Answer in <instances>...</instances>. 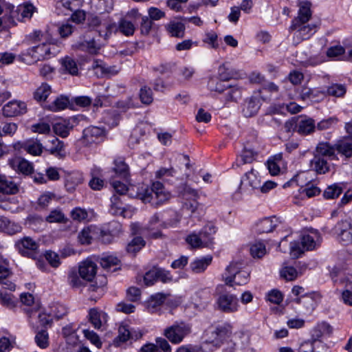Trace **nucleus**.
<instances>
[{"mask_svg":"<svg viewBox=\"0 0 352 352\" xmlns=\"http://www.w3.org/2000/svg\"><path fill=\"white\" fill-rule=\"evenodd\" d=\"M34 10V6L30 3L21 4L14 10L13 5L0 0V32L15 25L16 20L25 21L31 19Z\"/></svg>","mask_w":352,"mask_h":352,"instance_id":"1","label":"nucleus"},{"mask_svg":"<svg viewBox=\"0 0 352 352\" xmlns=\"http://www.w3.org/2000/svg\"><path fill=\"white\" fill-rule=\"evenodd\" d=\"M136 196L144 203H150L154 206L163 204L170 198V194L165 190L164 185L160 182H153L151 188L148 186H142Z\"/></svg>","mask_w":352,"mask_h":352,"instance_id":"2","label":"nucleus"},{"mask_svg":"<svg viewBox=\"0 0 352 352\" xmlns=\"http://www.w3.org/2000/svg\"><path fill=\"white\" fill-rule=\"evenodd\" d=\"M60 44L53 45L47 42H43L41 44L28 49L21 55V60L27 64L50 58L54 56L58 52L57 49Z\"/></svg>","mask_w":352,"mask_h":352,"instance_id":"3","label":"nucleus"},{"mask_svg":"<svg viewBox=\"0 0 352 352\" xmlns=\"http://www.w3.org/2000/svg\"><path fill=\"white\" fill-rule=\"evenodd\" d=\"M321 241L322 237L320 232L316 230H311L309 233L302 236L300 243H291V254L295 257H298L304 251L313 250L320 246Z\"/></svg>","mask_w":352,"mask_h":352,"instance_id":"4","label":"nucleus"},{"mask_svg":"<svg viewBox=\"0 0 352 352\" xmlns=\"http://www.w3.org/2000/svg\"><path fill=\"white\" fill-rule=\"evenodd\" d=\"M243 263L238 261H232L226 268L222 274L226 285L233 287L234 285H243L249 280L250 274L247 271L242 270Z\"/></svg>","mask_w":352,"mask_h":352,"instance_id":"5","label":"nucleus"},{"mask_svg":"<svg viewBox=\"0 0 352 352\" xmlns=\"http://www.w3.org/2000/svg\"><path fill=\"white\" fill-rule=\"evenodd\" d=\"M232 333V326L230 323L219 324L208 331L203 347L208 349L210 344L215 348L219 347L227 338L230 337Z\"/></svg>","mask_w":352,"mask_h":352,"instance_id":"6","label":"nucleus"},{"mask_svg":"<svg viewBox=\"0 0 352 352\" xmlns=\"http://www.w3.org/2000/svg\"><path fill=\"white\" fill-rule=\"evenodd\" d=\"M215 232L216 230L213 226H207L199 234L192 233L187 236L186 241L192 248L207 247L212 243L210 235Z\"/></svg>","mask_w":352,"mask_h":352,"instance_id":"7","label":"nucleus"},{"mask_svg":"<svg viewBox=\"0 0 352 352\" xmlns=\"http://www.w3.org/2000/svg\"><path fill=\"white\" fill-rule=\"evenodd\" d=\"M315 23H292L289 31L293 32V43L298 45L304 40L310 38L317 31Z\"/></svg>","mask_w":352,"mask_h":352,"instance_id":"8","label":"nucleus"},{"mask_svg":"<svg viewBox=\"0 0 352 352\" xmlns=\"http://www.w3.org/2000/svg\"><path fill=\"white\" fill-rule=\"evenodd\" d=\"M191 331L190 327L184 322H175L170 327L164 330V336L172 344H178L181 343L184 338L190 334Z\"/></svg>","mask_w":352,"mask_h":352,"instance_id":"9","label":"nucleus"},{"mask_svg":"<svg viewBox=\"0 0 352 352\" xmlns=\"http://www.w3.org/2000/svg\"><path fill=\"white\" fill-rule=\"evenodd\" d=\"M90 27L97 28L99 36L107 40L113 32L117 31L116 23L109 19H101L99 16H92L89 19Z\"/></svg>","mask_w":352,"mask_h":352,"instance_id":"10","label":"nucleus"},{"mask_svg":"<svg viewBox=\"0 0 352 352\" xmlns=\"http://www.w3.org/2000/svg\"><path fill=\"white\" fill-rule=\"evenodd\" d=\"M18 252L23 256L36 259L39 255V244L30 236H24L15 243Z\"/></svg>","mask_w":352,"mask_h":352,"instance_id":"11","label":"nucleus"},{"mask_svg":"<svg viewBox=\"0 0 352 352\" xmlns=\"http://www.w3.org/2000/svg\"><path fill=\"white\" fill-rule=\"evenodd\" d=\"M104 44L97 41L88 35L80 37L79 41L72 45V49L78 50L89 54H98Z\"/></svg>","mask_w":352,"mask_h":352,"instance_id":"12","label":"nucleus"},{"mask_svg":"<svg viewBox=\"0 0 352 352\" xmlns=\"http://www.w3.org/2000/svg\"><path fill=\"white\" fill-rule=\"evenodd\" d=\"M216 304L219 311L227 314L237 311L239 306L236 296L229 293L220 294Z\"/></svg>","mask_w":352,"mask_h":352,"instance_id":"13","label":"nucleus"},{"mask_svg":"<svg viewBox=\"0 0 352 352\" xmlns=\"http://www.w3.org/2000/svg\"><path fill=\"white\" fill-rule=\"evenodd\" d=\"M334 229L340 243L343 245L352 244V219L351 218L338 221Z\"/></svg>","mask_w":352,"mask_h":352,"instance_id":"14","label":"nucleus"},{"mask_svg":"<svg viewBox=\"0 0 352 352\" xmlns=\"http://www.w3.org/2000/svg\"><path fill=\"white\" fill-rule=\"evenodd\" d=\"M109 211L116 216L131 218L135 212V208L124 204L118 195H113L111 198Z\"/></svg>","mask_w":352,"mask_h":352,"instance_id":"15","label":"nucleus"},{"mask_svg":"<svg viewBox=\"0 0 352 352\" xmlns=\"http://www.w3.org/2000/svg\"><path fill=\"white\" fill-rule=\"evenodd\" d=\"M142 334L140 331L130 328L126 324H121L118 327V335L114 339L113 343L116 346H120L129 340H137L142 337Z\"/></svg>","mask_w":352,"mask_h":352,"instance_id":"16","label":"nucleus"},{"mask_svg":"<svg viewBox=\"0 0 352 352\" xmlns=\"http://www.w3.org/2000/svg\"><path fill=\"white\" fill-rule=\"evenodd\" d=\"M105 136L103 127L90 126L83 130L82 140L86 144L102 142Z\"/></svg>","mask_w":352,"mask_h":352,"instance_id":"17","label":"nucleus"},{"mask_svg":"<svg viewBox=\"0 0 352 352\" xmlns=\"http://www.w3.org/2000/svg\"><path fill=\"white\" fill-rule=\"evenodd\" d=\"M335 144L332 145L328 142H320L316 146L314 151V155L324 158L328 160H338L336 153Z\"/></svg>","mask_w":352,"mask_h":352,"instance_id":"18","label":"nucleus"},{"mask_svg":"<svg viewBox=\"0 0 352 352\" xmlns=\"http://www.w3.org/2000/svg\"><path fill=\"white\" fill-rule=\"evenodd\" d=\"M26 104L21 100H13L6 104L2 108L3 115L6 117H13L26 112Z\"/></svg>","mask_w":352,"mask_h":352,"instance_id":"19","label":"nucleus"},{"mask_svg":"<svg viewBox=\"0 0 352 352\" xmlns=\"http://www.w3.org/2000/svg\"><path fill=\"white\" fill-rule=\"evenodd\" d=\"M298 6V15L292 20V23H309L312 16L311 3L308 1H299Z\"/></svg>","mask_w":352,"mask_h":352,"instance_id":"20","label":"nucleus"},{"mask_svg":"<svg viewBox=\"0 0 352 352\" xmlns=\"http://www.w3.org/2000/svg\"><path fill=\"white\" fill-rule=\"evenodd\" d=\"M8 164L14 170L28 175L33 172V166L28 161L15 157L8 160Z\"/></svg>","mask_w":352,"mask_h":352,"instance_id":"21","label":"nucleus"},{"mask_svg":"<svg viewBox=\"0 0 352 352\" xmlns=\"http://www.w3.org/2000/svg\"><path fill=\"white\" fill-rule=\"evenodd\" d=\"M25 39L30 43H35L43 41V42L49 43L53 45L60 44V42L57 38H53L47 32L43 34L40 30H34L31 32L26 36Z\"/></svg>","mask_w":352,"mask_h":352,"instance_id":"22","label":"nucleus"},{"mask_svg":"<svg viewBox=\"0 0 352 352\" xmlns=\"http://www.w3.org/2000/svg\"><path fill=\"white\" fill-rule=\"evenodd\" d=\"M97 271V265L90 260L82 262L79 266V275L87 281H91L95 277Z\"/></svg>","mask_w":352,"mask_h":352,"instance_id":"23","label":"nucleus"},{"mask_svg":"<svg viewBox=\"0 0 352 352\" xmlns=\"http://www.w3.org/2000/svg\"><path fill=\"white\" fill-rule=\"evenodd\" d=\"M260 107V100L257 98L251 97L245 100L243 104L242 113L245 117H252L258 113Z\"/></svg>","mask_w":352,"mask_h":352,"instance_id":"24","label":"nucleus"},{"mask_svg":"<svg viewBox=\"0 0 352 352\" xmlns=\"http://www.w3.org/2000/svg\"><path fill=\"white\" fill-rule=\"evenodd\" d=\"M88 320L92 326L100 329L104 322H107V314L97 308L90 309L88 314Z\"/></svg>","mask_w":352,"mask_h":352,"instance_id":"25","label":"nucleus"},{"mask_svg":"<svg viewBox=\"0 0 352 352\" xmlns=\"http://www.w3.org/2000/svg\"><path fill=\"white\" fill-rule=\"evenodd\" d=\"M331 164L328 162V160L321 158L314 155L313 159L310 161V167L317 174L324 175L331 170Z\"/></svg>","mask_w":352,"mask_h":352,"instance_id":"26","label":"nucleus"},{"mask_svg":"<svg viewBox=\"0 0 352 352\" xmlns=\"http://www.w3.org/2000/svg\"><path fill=\"white\" fill-rule=\"evenodd\" d=\"M297 132L302 135L313 133L316 128L315 122L313 119L306 117L297 118Z\"/></svg>","mask_w":352,"mask_h":352,"instance_id":"27","label":"nucleus"},{"mask_svg":"<svg viewBox=\"0 0 352 352\" xmlns=\"http://www.w3.org/2000/svg\"><path fill=\"white\" fill-rule=\"evenodd\" d=\"M212 261V256L211 255H206L200 258H196L190 263V267L192 272L195 274L202 273L211 264Z\"/></svg>","mask_w":352,"mask_h":352,"instance_id":"28","label":"nucleus"},{"mask_svg":"<svg viewBox=\"0 0 352 352\" xmlns=\"http://www.w3.org/2000/svg\"><path fill=\"white\" fill-rule=\"evenodd\" d=\"M21 230L22 227L20 224L11 221L5 217H0V232L13 235L21 232Z\"/></svg>","mask_w":352,"mask_h":352,"instance_id":"29","label":"nucleus"},{"mask_svg":"<svg viewBox=\"0 0 352 352\" xmlns=\"http://www.w3.org/2000/svg\"><path fill=\"white\" fill-rule=\"evenodd\" d=\"M335 146L338 153L346 159L352 157V138H343L335 144Z\"/></svg>","mask_w":352,"mask_h":352,"instance_id":"30","label":"nucleus"},{"mask_svg":"<svg viewBox=\"0 0 352 352\" xmlns=\"http://www.w3.org/2000/svg\"><path fill=\"white\" fill-rule=\"evenodd\" d=\"M346 188V184L343 182L334 183L328 186L323 192V197L326 199H334L338 198Z\"/></svg>","mask_w":352,"mask_h":352,"instance_id":"31","label":"nucleus"},{"mask_svg":"<svg viewBox=\"0 0 352 352\" xmlns=\"http://www.w3.org/2000/svg\"><path fill=\"white\" fill-rule=\"evenodd\" d=\"M241 184L248 186L252 189L261 187V179L258 173L254 169L247 172L241 179Z\"/></svg>","mask_w":352,"mask_h":352,"instance_id":"32","label":"nucleus"},{"mask_svg":"<svg viewBox=\"0 0 352 352\" xmlns=\"http://www.w3.org/2000/svg\"><path fill=\"white\" fill-rule=\"evenodd\" d=\"M165 28L168 34L173 37L183 38L184 36L186 27L180 21H170L166 25Z\"/></svg>","mask_w":352,"mask_h":352,"instance_id":"33","label":"nucleus"},{"mask_svg":"<svg viewBox=\"0 0 352 352\" xmlns=\"http://www.w3.org/2000/svg\"><path fill=\"white\" fill-rule=\"evenodd\" d=\"M294 302L297 304H302L303 306L302 312L304 314H311L316 307V302L312 296L305 294L296 298Z\"/></svg>","mask_w":352,"mask_h":352,"instance_id":"34","label":"nucleus"},{"mask_svg":"<svg viewBox=\"0 0 352 352\" xmlns=\"http://www.w3.org/2000/svg\"><path fill=\"white\" fill-rule=\"evenodd\" d=\"M19 188L11 179L5 175H0V192L3 194L13 195L18 192Z\"/></svg>","mask_w":352,"mask_h":352,"instance_id":"35","label":"nucleus"},{"mask_svg":"<svg viewBox=\"0 0 352 352\" xmlns=\"http://www.w3.org/2000/svg\"><path fill=\"white\" fill-rule=\"evenodd\" d=\"M225 101L226 103L235 102L241 98L242 89L238 85H227L226 87Z\"/></svg>","mask_w":352,"mask_h":352,"instance_id":"36","label":"nucleus"},{"mask_svg":"<svg viewBox=\"0 0 352 352\" xmlns=\"http://www.w3.org/2000/svg\"><path fill=\"white\" fill-rule=\"evenodd\" d=\"M10 275V270L5 265H0V285L6 289L14 291L16 288L15 284L8 279Z\"/></svg>","mask_w":352,"mask_h":352,"instance_id":"37","label":"nucleus"},{"mask_svg":"<svg viewBox=\"0 0 352 352\" xmlns=\"http://www.w3.org/2000/svg\"><path fill=\"white\" fill-rule=\"evenodd\" d=\"M22 148L28 153L37 156L43 152L42 144L37 140L30 139L26 140L22 145Z\"/></svg>","mask_w":352,"mask_h":352,"instance_id":"38","label":"nucleus"},{"mask_svg":"<svg viewBox=\"0 0 352 352\" xmlns=\"http://www.w3.org/2000/svg\"><path fill=\"white\" fill-rule=\"evenodd\" d=\"M114 173L120 177L127 181L130 177L129 166L121 158L115 160Z\"/></svg>","mask_w":352,"mask_h":352,"instance_id":"39","label":"nucleus"},{"mask_svg":"<svg viewBox=\"0 0 352 352\" xmlns=\"http://www.w3.org/2000/svg\"><path fill=\"white\" fill-rule=\"evenodd\" d=\"M282 161L283 155L281 153L276 154L268 159L267 166L272 175H277L280 173V166Z\"/></svg>","mask_w":352,"mask_h":352,"instance_id":"40","label":"nucleus"},{"mask_svg":"<svg viewBox=\"0 0 352 352\" xmlns=\"http://www.w3.org/2000/svg\"><path fill=\"white\" fill-rule=\"evenodd\" d=\"M100 264L104 270L114 272L119 268L120 261L116 256H107L100 259Z\"/></svg>","mask_w":352,"mask_h":352,"instance_id":"41","label":"nucleus"},{"mask_svg":"<svg viewBox=\"0 0 352 352\" xmlns=\"http://www.w3.org/2000/svg\"><path fill=\"white\" fill-rule=\"evenodd\" d=\"M276 226V218H265L256 225V230L259 233H268L272 232Z\"/></svg>","mask_w":352,"mask_h":352,"instance_id":"42","label":"nucleus"},{"mask_svg":"<svg viewBox=\"0 0 352 352\" xmlns=\"http://www.w3.org/2000/svg\"><path fill=\"white\" fill-rule=\"evenodd\" d=\"M52 146L47 148V151L56 157L63 158L65 156L64 150V143L56 138L51 140Z\"/></svg>","mask_w":352,"mask_h":352,"instance_id":"43","label":"nucleus"},{"mask_svg":"<svg viewBox=\"0 0 352 352\" xmlns=\"http://www.w3.org/2000/svg\"><path fill=\"white\" fill-rule=\"evenodd\" d=\"M72 127L69 122L65 120L55 123L53 126V129L56 135L62 138H66L68 136Z\"/></svg>","mask_w":352,"mask_h":352,"instance_id":"44","label":"nucleus"},{"mask_svg":"<svg viewBox=\"0 0 352 352\" xmlns=\"http://www.w3.org/2000/svg\"><path fill=\"white\" fill-rule=\"evenodd\" d=\"M257 153L252 149L245 148L240 156L236 159V165L241 166L245 164L252 163L256 156Z\"/></svg>","mask_w":352,"mask_h":352,"instance_id":"45","label":"nucleus"},{"mask_svg":"<svg viewBox=\"0 0 352 352\" xmlns=\"http://www.w3.org/2000/svg\"><path fill=\"white\" fill-rule=\"evenodd\" d=\"M69 104V100L65 96L57 97L54 101L48 106V109L52 111H58L66 109Z\"/></svg>","mask_w":352,"mask_h":352,"instance_id":"46","label":"nucleus"},{"mask_svg":"<svg viewBox=\"0 0 352 352\" xmlns=\"http://www.w3.org/2000/svg\"><path fill=\"white\" fill-rule=\"evenodd\" d=\"M51 92V87L47 83H42L34 91V98L36 101H45Z\"/></svg>","mask_w":352,"mask_h":352,"instance_id":"47","label":"nucleus"},{"mask_svg":"<svg viewBox=\"0 0 352 352\" xmlns=\"http://www.w3.org/2000/svg\"><path fill=\"white\" fill-rule=\"evenodd\" d=\"M118 29L125 36H131L133 34L135 28L132 21H129L126 19H121L119 21Z\"/></svg>","mask_w":352,"mask_h":352,"instance_id":"48","label":"nucleus"},{"mask_svg":"<svg viewBox=\"0 0 352 352\" xmlns=\"http://www.w3.org/2000/svg\"><path fill=\"white\" fill-rule=\"evenodd\" d=\"M63 67L71 75H77L78 68L76 62L72 58L67 56L61 61Z\"/></svg>","mask_w":352,"mask_h":352,"instance_id":"49","label":"nucleus"},{"mask_svg":"<svg viewBox=\"0 0 352 352\" xmlns=\"http://www.w3.org/2000/svg\"><path fill=\"white\" fill-rule=\"evenodd\" d=\"M346 87L342 84H333L328 87L326 91L328 95L334 97H342L346 94Z\"/></svg>","mask_w":352,"mask_h":352,"instance_id":"50","label":"nucleus"},{"mask_svg":"<svg viewBox=\"0 0 352 352\" xmlns=\"http://www.w3.org/2000/svg\"><path fill=\"white\" fill-rule=\"evenodd\" d=\"M145 244V241L141 236H136L128 244L126 250L130 253H136L144 247Z\"/></svg>","mask_w":352,"mask_h":352,"instance_id":"51","label":"nucleus"},{"mask_svg":"<svg viewBox=\"0 0 352 352\" xmlns=\"http://www.w3.org/2000/svg\"><path fill=\"white\" fill-rule=\"evenodd\" d=\"M36 345L41 349H46L49 346V336L45 330L38 331L34 338Z\"/></svg>","mask_w":352,"mask_h":352,"instance_id":"52","label":"nucleus"},{"mask_svg":"<svg viewBox=\"0 0 352 352\" xmlns=\"http://www.w3.org/2000/svg\"><path fill=\"white\" fill-rule=\"evenodd\" d=\"M46 221L49 223H65L67 218L60 210L55 209L50 212Z\"/></svg>","mask_w":352,"mask_h":352,"instance_id":"53","label":"nucleus"},{"mask_svg":"<svg viewBox=\"0 0 352 352\" xmlns=\"http://www.w3.org/2000/svg\"><path fill=\"white\" fill-rule=\"evenodd\" d=\"M224 83L217 78H210L208 82V88L212 91L222 93L225 91L226 87Z\"/></svg>","mask_w":352,"mask_h":352,"instance_id":"54","label":"nucleus"},{"mask_svg":"<svg viewBox=\"0 0 352 352\" xmlns=\"http://www.w3.org/2000/svg\"><path fill=\"white\" fill-rule=\"evenodd\" d=\"M327 56L329 58L338 59L342 57V59L343 60V57L345 56V49L340 45L331 46L328 48L327 51Z\"/></svg>","mask_w":352,"mask_h":352,"instance_id":"55","label":"nucleus"},{"mask_svg":"<svg viewBox=\"0 0 352 352\" xmlns=\"http://www.w3.org/2000/svg\"><path fill=\"white\" fill-rule=\"evenodd\" d=\"M250 251L254 258H261L266 254L265 245L263 243L256 242L251 245Z\"/></svg>","mask_w":352,"mask_h":352,"instance_id":"56","label":"nucleus"},{"mask_svg":"<svg viewBox=\"0 0 352 352\" xmlns=\"http://www.w3.org/2000/svg\"><path fill=\"white\" fill-rule=\"evenodd\" d=\"M140 98L142 103L150 104L153 100V92L150 87L144 86L140 91Z\"/></svg>","mask_w":352,"mask_h":352,"instance_id":"57","label":"nucleus"},{"mask_svg":"<svg viewBox=\"0 0 352 352\" xmlns=\"http://www.w3.org/2000/svg\"><path fill=\"white\" fill-rule=\"evenodd\" d=\"M79 242L82 245L90 244L93 239L92 231L90 227L85 228L78 234Z\"/></svg>","mask_w":352,"mask_h":352,"instance_id":"58","label":"nucleus"},{"mask_svg":"<svg viewBox=\"0 0 352 352\" xmlns=\"http://www.w3.org/2000/svg\"><path fill=\"white\" fill-rule=\"evenodd\" d=\"M67 312L65 307L60 304H54L51 307L50 314L52 318L58 320L66 315Z\"/></svg>","mask_w":352,"mask_h":352,"instance_id":"59","label":"nucleus"},{"mask_svg":"<svg viewBox=\"0 0 352 352\" xmlns=\"http://www.w3.org/2000/svg\"><path fill=\"white\" fill-rule=\"evenodd\" d=\"M71 217L74 221H86L88 219V212L84 208L76 207L71 211Z\"/></svg>","mask_w":352,"mask_h":352,"instance_id":"60","label":"nucleus"},{"mask_svg":"<svg viewBox=\"0 0 352 352\" xmlns=\"http://www.w3.org/2000/svg\"><path fill=\"white\" fill-rule=\"evenodd\" d=\"M82 333L84 336L97 348L99 349L101 347L102 342L100 341V337L96 333L89 329H83Z\"/></svg>","mask_w":352,"mask_h":352,"instance_id":"61","label":"nucleus"},{"mask_svg":"<svg viewBox=\"0 0 352 352\" xmlns=\"http://www.w3.org/2000/svg\"><path fill=\"white\" fill-rule=\"evenodd\" d=\"M96 63L94 67L99 69L102 74L111 76L118 73L119 70L116 66H108L102 63L99 64L98 61H96Z\"/></svg>","mask_w":352,"mask_h":352,"instance_id":"62","label":"nucleus"},{"mask_svg":"<svg viewBox=\"0 0 352 352\" xmlns=\"http://www.w3.org/2000/svg\"><path fill=\"white\" fill-rule=\"evenodd\" d=\"M84 280L76 272H71L68 276V283L73 288H80L85 286Z\"/></svg>","mask_w":352,"mask_h":352,"instance_id":"63","label":"nucleus"},{"mask_svg":"<svg viewBox=\"0 0 352 352\" xmlns=\"http://www.w3.org/2000/svg\"><path fill=\"white\" fill-rule=\"evenodd\" d=\"M280 276L287 280H293L297 278L298 272L294 267L286 266L280 270Z\"/></svg>","mask_w":352,"mask_h":352,"instance_id":"64","label":"nucleus"}]
</instances>
